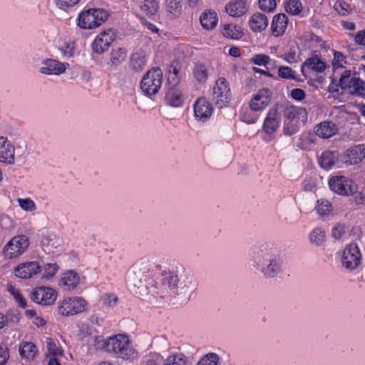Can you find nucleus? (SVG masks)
<instances>
[{
  "label": "nucleus",
  "instance_id": "obj_34",
  "mask_svg": "<svg viewBox=\"0 0 365 365\" xmlns=\"http://www.w3.org/2000/svg\"><path fill=\"white\" fill-rule=\"evenodd\" d=\"M180 65L178 61H173L168 67V84L170 86H177L180 81Z\"/></svg>",
  "mask_w": 365,
  "mask_h": 365
},
{
  "label": "nucleus",
  "instance_id": "obj_30",
  "mask_svg": "<svg viewBox=\"0 0 365 365\" xmlns=\"http://www.w3.org/2000/svg\"><path fill=\"white\" fill-rule=\"evenodd\" d=\"M304 67H307L309 69L316 71L317 73L324 72L326 70L327 66L324 61L321 59V56L319 55H313L308 58L302 64L301 71L304 72Z\"/></svg>",
  "mask_w": 365,
  "mask_h": 365
},
{
  "label": "nucleus",
  "instance_id": "obj_44",
  "mask_svg": "<svg viewBox=\"0 0 365 365\" xmlns=\"http://www.w3.org/2000/svg\"><path fill=\"white\" fill-rule=\"evenodd\" d=\"M334 10L341 16H348L351 11L350 5L344 0H336L333 5Z\"/></svg>",
  "mask_w": 365,
  "mask_h": 365
},
{
  "label": "nucleus",
  "instance_id": "obj_15",
  "mask_svg": "<svg viewBox=\"0 0 365 365\" xmlns=\"http://www.w3.org/2000/svg\"><path fill=\"white\" fill-rule=\"evenodd\" d=\"M41 272V267L36 261L20 263L14 268V274L21 279H31Z\"/></svg>",
  "mask_w": 365,
  "mask_h": 365
},
{
  "label": "nucleus",
  "instance_id": "obj_21",
  "mask_svg": "<svg viewBox=\"0 0 365 365\" xmlns=\"http://www.w3.org/2000/svg\"><path fill=\"white\" fill-rule=\"evenodd\" d=\"M147 56L143 50L132 53L129 59V68L134 73H140L143 71L147 65Z\"/></svg>",
  "mask_w": 365,
  "mask_h": 365
},
{
  "label": "nucleus",
  "instance_id": "obj_25",
  "mask_svg": "<svg viewBox=\"0 0 365 365\" xmlns=\"http://www.w3.org/2000/svg\"><path fill=\"white\" fill-rule=\"evenodd\" d=\"M61 244L62 240L53 232H46V234H43L41 240V246L44 251L53 252L54 250L60 247Z\"/></svg>",
  "mask_w": 365,
  "mask_h": 365
},
{
  "label": "nucleus",
  "instance_id": "obj_57",
  "mask_svg": "<svg viewBox=\"0 0 365 365\" xmlns=\"http://www.w3.org/2000/svg\"><path fill=\"white\" fill-rule=\"evenodd\" d=\"M351 232L349 230H332L331 235L336 240L346 241L349 240Z\"/></svg>",
  "mask_w": 365,
  "mask_h": 365
},
{
  "label": "nucleus",
  "instance_id": "obj_37",
  "mask_svg": "<svg viewBox=\"0 0 365 365\" xmlns=\"http://www.w3.org/2000/svg\"><path fill=\"white\" fill-rule=\"evenodd\" d=\"M38 352L36 345L32 342H23L19 346V354L23 359H34Z\"/></svg>",
  "mask_w": 365,
  "mask_h": 365
},
{
  "label": "nucleus",
  "instance_id": "obj_31",
  "mask_svg": "<svg viewBox=\"0 0 365 365\" xmlns=\"http://www.w3.org/2000/svg\"><path fill=\"white\" fill-rule=\"evenodd\" d=\"M166 103L173 107H180L183 104V97L177 86H170L165 97Z\"/></svg>",
  "mask_w": 365,
  "mask_h": 365
},
{
  "label": "nucleus",
  "instance_id": "obj_46",
  "mask_svg": "<svg viewBox=\"0 0 365 365\" xmlns=\"http://www.w3.org/2000/svg\"><path fill=\"white\" fill-rule=\"evenodd\" d=\"M158 8V2L157 0H143V3L141 5V10L148 16L155 15Z\"/></svg>",
  "mask_w": 365,
  "mask_h": 365
},
{
  "label": "nucleus",
  "instance_id": "obj_62",
  "mask_svg": "<svg viewBox=\"0 0 365 365\" xmlns=\"http://www.w3.org/2000/svg\"><path fill=\"white\" fill-rule=\"evenodd\" d=\"M298 131L297 126L294 125H291L289 123H286L284 122V125L283 127V133L284 135L290 136Z\"/></svg>",
  "mask_w": 365,
  "mask_h": 365
},
{
  "label": "nucleus",
  "instance_id": "obj_12",
  "mask_svg": "<svg viewBox=\"0 0 365 365\" xmlns=\"http://www.w3.org/2000/svg\"><path fill=\"white\" fill-rule=\"evenodd\" d=\"M329 186L334 192L346 196L353 194L356 189L354 182L347 177L336 175L330 178Z\"/></svg>",
  "mask_w": 365,
  "mask_h": 365
},
{
  "label": "nucleus",
  "instance_id": "obj_27",
  "mask_svg": "<svg viewBox=\"0 0 365 365\" xmlns=\"http://www.w3.org/2000/svg\"><path fill=\"white\" fill-rule=\"evenodd\" d=\"M268 22V19L265 14L257 12L250 18L249 26L254 32H262L267 27Z\"/></svg>",
  "mask_w": 365,
  "mask_h": 365
},
{
  "label": "nucleus",
  "instance_id": "obj_28",
  "mask_svg": "<svg viewBox=\"0 0 365 365\" xmlns=\"http://www.w3.org/2000/svg\"><path fill=\"white\" fill-rule=\"evenodd\" d=\"M79 282L80 278L78 274L73 270H69L63 274L59 285L64 290H71L76 288L79 284Z\"/></svg>",
  "mask_w": 365,
  "mask_h": 365
},
{
  "label": "nucleus",
  "instance_id": "obj_55",
  "mask_svg": "<svg viewBox=\"0 0 365 365\" xmlns=\"http://www.w3.org/2000/svg\"><path fill=\"white\" fill-rule=\"evenodd\" d=\"M48 354L53 356L62 355L61 350L51 338H47L46 341Z\"/></svg>",
  "mask_w": 365,
  "mask_h": 365
},
{
  "label": "nucleus",
  "instance_id": "obj_38",
  "mask_svg": "<svg viewBox=\"0 0 365 365\" xmlns=\"http://www.w3.org/2000/svg\"><path fill=\"white\" fill-rule=\"evenodd\" d=\"M127 57V51L125 48H118L112 49L110 53V61L108 63L112 67H117L123 63Z\"/></svg>",
  "mask_w": 365,
  "mask_h": 365
},
{
  "label": "nucleus",
  "instance_id": "obj_39",
  "mask_svg": "<svg viewBox=\"0 0 365 365\" xmlns=\"http://www.w3.org/2000/svg\"><path fill=\"white\" fill-rule=\"evenodd\" d=\"M327 240L324 230H312L309 234V241L314 247L323 246Z\"/></svg>",
  "mask_w": 365,
  "mask_h": 365
},
{
  "label": "nucleus",
  "instance_id": "obj_51",
  "mask_svg": "<svg viewBox=\"0 0 365 365\" xmlns=\"http://www.w3.org/2000/svg\"><path fill=\"white\" fill-rule=\"evenodd\" d=\"M219 356L215 353H208L202 357L196 365H217Z\"/></svg>",
  "mask_w": 365,
  "mask_h": 365
},
{
  "label": "nucleus",
  "instance_id": "obj_52",
  "mask_svg": "<svg viewBox=\"0 0 365 365\" xmlns=\"http://www.w3.org/2000/svg\"><path fill=\"white\" fill-rule=\"evenodd\" d=\"M295 74L296 71H294L291 67L282 66L278 68V76L282 78L295 80Z\"/></svg>",
  "mask_w": 365,
  "mask_h": 365
},
{
  "label": "nucleus",
  "instance_id": "obj_13",
  "mask_svg": "<svg viewBox=\"0 0 365 365\" xmlns=\"http://www.w3.org/2000/svg\"><path fill=\"white\" fill-rule=\"evenodd\" d=\"M115 38L116 35L111 29L102 31L95 38L91 44L93 51L97 54L103 53L109 48Z\"/></svg>",
  "mask_w": 365,
  "mask_h": 365
},
{
  "label": "nucleus",
  "instance_id": "obj_9",
  "mask_svg": "<svg viewBox=\"0 0 365 365\" xmlns=\"http://www.w3.org/2000/svg\"><path fill=\"white\" fill-rule=\"evenodd\" d=\"M231 91L228 81L223 77L218 78L212 89V99L220 108L226 107L231 101Z\"/></svg>",
  "mask_w": 365,
  "mask_h": 365
},
{
  "label": "nucleus",
  "instance_id": "obj_3",
  "mask_svg": "<svg viewBox=\"0 0 365 365\" xmlns=\"http://www.w3.org/2000/svg\"><path fill=\"white\" fill-rule=\"evenodd\" d=\"M162 284L171 290H175L178 300L187 302L197 289V282L191 274L182 267L175 269H164L161 272Z\"/></svg>",
  "mask_w": 365,
  "mask_h": 365
},
{
  "label": "nucleus",
  "instance_id": "obj_60",
  "mask_svg": "<svg viewBox=\"0 0 365 365\" xmlns=\"http://www.w3.org/2000/svg\"><path fill=\"white\" fill-rule=\"evenodd\" d=\"M282 58L287 63L292 64L297 62L298 56L296 51L290 48L289 51L282 56Z\"/></svg>",
  "mask_w": 365,
  "mask_h": 365
},
{
  "label": "nucleus",
  "instance_id": "obj_33",
  "mask_svg": "<svg viewBox=\"0 0 365 365\" xmlns=\"http://www.w3.org/2000/svg\"><path fill=\"white\" fill-rule=\"evenodd\" d=\"M192 76L199 83H205L209 76L208 66L201 62L196 63L192 68Z\"/></svg>",
  "mask_w": 365,
  "mask_h": 365
},
{
  "label": "nucleus",
  "instance_id": "obj_1",
  "mask_svg": "<svg viewBox=\"0 0 365 365\" xmlns=\"http://www.w3.org/2000/svg\"><path fill=\"white\" fill-rule=\"evenodd\" d=\"M252 266L264 279L281 277L284 273V264L282 252L271 245H262L252 253Z\"/></svg>",
  "mask_w": 365,
  "mask_h": 365
},
{
  "label": "nucleus",
  "instance_id": "obj_5",
  "mask_svg": "<svg viewBox=\"0 0 365 365\" xmlns=\"http://www.w3.org/2000/svg\"><path fill=\"white\" fill-rule=\"evenodd\" d=\"M108 18V12L102 9H89L80 13L77 25L83 29H93L100 26Z\"/></svg>",
  "mask_w": 365,
  "mask_h": 365
},
{
  "label": "nucleus",
  "instance_id": "obj_6",
  "mask_svg": "<svg viewBox=\"0 0 365 365\" xmlns=\"http://www.w3.org/2000/svg\"><path fill=\"white\" fill-rule=\"evenodd\" d=\"M163 79V73L160 68H151L143 75L140 87L146 96H152L157 94L161 88Z\"/></svg>",
  "mask_w": 365,
  "mask_h": 365
},
{
  "label": "nucleus",
  "instance_id": "obj_53",
  "mask_svg": "<svg viewBox=\"0 0 365 365\" xmlns=\"http://www.w3.org/2000/svg\"><path fill=\"white\" fill-rule=\"evenodd\" d=\"M101 301L103 306L113 308L117 305L118 297L113 293L105 294L102 296Z\"/></svg>",
  "mask_w": 365,
  "mask_h": 365
},
{
  "label": "nucleus",
  "instance_id": "obj_48",
  "mask_svg": "<svg viewBox=\"0 0 365 365\" xmlns=\"http://www.w3.org/2000/svg\"><path fill=\"white\" fill-rule=\"evenodd\" d=\"M163 365H187V361L183 354H176L169 356Z\"/></svg>",
  "mask_w": 365,
  "mask_h": 365
},
{
  "label": "nucleus",
  "instance_id": "obj_43",
  "mask_svg": "<svg viewBox=\"0 0 365 365\" xmlns=\"http://www.w3.org/2000/svg\"><path fill=\"white\" fill-rule=\"evenodd\" d=\"M165 8L167 12L173 16H178L182 11L181 0H166Z\"/></svg>",
  "mask_w": 365,
  "mask_h": 365
},
{
  "label": "nucleus",
  "instance_id": "obj_36",
  "mask_svg": "<svg viewBox=\"0 0 365 365\" xmlns=\"http://www.w3.org/2000/svg\"><path fill=\"white\" fill-rule=\"evenodd\" d=\"M316 143V135L312 133H306L300 135L297 146L302 150H309Z\"/></svg>",
  "mask_w": 365,
  "mask_h": 365
},
{
  "label": "nucleus",
  "instance_id": "obj_32",
  "mask_svg": "<svg viewBox=\"0 0 365 365\" xmlns=\"http://www.w3.org/2000/svg\"><path fill=\"white\" fill-rule=\"evenodd\" d=\"M200 21L203 29L212 30L218 22V16L215 11L206 10L200 16Z\"/></svg>",
  "mask_w": 365,
  "mask_h": 365
},
{
  "label": "nucleus",
  "instance_id": "obj_61",
  "mask_svg": "<svg viewBox=\"0 0 365 365\" xmlns=\"http://www.w3.org/2000/svg\"><path fill=\"white\" fill-rule=\"evenodd\" d=\"M290 96L295 101H302L305 99L306 93L301 88H294L290 92Z\"/></svg>",
  "mask_w": 365,
  "mask_h": 365
},
{
  "label": "nucleus",
  "instance_id": "obj_58",
  "mask_svg": "<svg viewBox=\"0 0 365 365\" xmlns=\"http://www.w3.org/2000/svg\"><path fill=\"white\" fill-rule=\"evenodd\" d=\"M17 201L19 202V206L21 207V209H23L25 211L31 212V211H34L36 210L35 202L29 198H26V199L19 198L17 200Z\"/></svg>",
  "mask_w": 365,
  "mask_h": 365
},
{
  "label": "nucleus",
  "instance_id": "obj_10",
  "mask_svg": "<svg viewBox=\"0 0 365 365\" xmlns=\"http://www.w3.org/2000/svg\"><path fill=\"white\" fill-rule=\"evenodd\" d=\"M86 305V301L81 297H71L58 302V314L63 316H72L83 312Z\"/></svg>",
  "mask_w": 365,
  "mask_h": 365
},
{
  "label": "nucleus",
  "instance_id": "obj_50",
  "mask_svg": "<svg viewBox=\"0 0 365 365\" xmlns=\"http://www.w3.org/2000/svg\"><path fill=\"white\" fill-rule=\"evenodd\" d=\"M346 63V57L339 51H334V58L332 61V66L334 69L344 68V64Z\"/></svg>",
  "mask_w": 365,
  "mask_h": 365
},
{
  "label": "nucleus",
  "instance_id": "obj_7",
  "mask_svg": "<svg viewBox=\"0 0 365 365\" xmlns=\"http://www.w3.org/2000/svg\"><path fill=\"white\" fill-rule=\"evenodd\" d=\"M281 125V117L277 106L270 108L262 126V139L264 142L273 140Z\"/></svg>",
  "mask_w": 365,
  "mask_h": 365
},
{
  "label": "nucleus",
  "instance_id": "obj_23",
  "mask_svg": "<svg viewBox=\"0 0 365 365\" xmlns=\"http://www.w3.org/2000/svg\"><path fill=\"white\" fill-rule=\"evenodd\" d=\"M338 132L336 125L330 120H324L314 128L315 135L321 138H329Z\"/></svg>",
  "mask_w": 365,
  "mask_h": 365
},
{
  "label": "nucleus",
  "instance_id": "obj_56",
  "mask_svg": "<svg viewBox=\"0 0 365 365\" xmlns=\"http://www.w3.org/2000/svg\"><path fill=\"white\" fill-rule=\"evenodd\" d=\"M80 1L81 0H55V3L56 6L59 9L67 11L78 4Z\"/></svg>",
  "mask_w": 365,
  "mask_h": 365
},
{
  "label": "nucleus",
  "instance_id": "obj_22",
  "mask_svg": "<svg viewBox=\"0 0 365 365\" xmlns=\"http://www.w3.org/2000/svg\"><path fill=\"white\" fill-rule=\"evenodd\" d=\"M0 162L14 163V148L6 137H0Z\"/></svg>",
  "mask_w": 365,
  "mask_h": 365
},
{
  "label": "nucleus",
  "instance_id": "obj_40",
  "mask_svg": "<svg viewBox=\"0 0 365 365\" xmlns=\"http://www.w3.org/2000/svg\"><path fill=\"white\" fill-rule=\"evenodd\" d=\"M256 111L249 108H242L240 111V119L241 121L247 124H254L259 119V115L255 113Z\"/></svg>",
  "mask_w": 365,
  "mask_h": 365
},
{
  "label": "nucleus",
  "instance_id": "obj_63",
  "mask_svg": "<svg viewBox=\"0 0 365 365\" xmlns=\"http://www.w3.org/2000/svg\"><path fill=\"white\" fill-rule=\"evenodd\" d=\"M61 51L66 58H71L73 56L75 48L73 46L70 44H65L62 47Z\"/></svg>",
  "mask_w": 365,
  "mask_h": 365
},
{
  "label": "nucleus",
  "instance_id": "obj_29",
  "mask_svg": "<svg viewBox=\"0 0 365 365\" xmlns=\"http://www.w3.org/2000/svg\"><path fill=\"white\" fill-rule=\"evenodd\" d=\"M339 157L338 151L326 150L322 153L318 162L323 169L328 170L334 166Z\"/></svg>",
  "mask_w": 365,
  "mask_h": 365
},
{
  "label": "nucleus",
  "instance_id": "obj_18",
  "mask_svg": "<svg viewBox=\"0 0 365 365\" xmlns=\"http://www.w3.org/2000/svg\"><path fill=\"white\" fill-rule=\"evenodd\" d=\"M194 114L197 120L202 122L207 121L212 114L213 108L205 98H199L195 103Z\"/></svg>",
  "mask_w": 365,
  "mask_h": 365
},
{
  "label": "nucleus",
  "instance_id": "obj_54",
  "mask_svg": "<svg viewBox=\"0 0 365 365\" xmlns=\"http://www.w3.org/2000/svg\"><path fill=\"white\" fill-rule=\"evenodd\" d=\"M258 3L260 9L266 12L274 11L277 6L275 0H259Z\"/></svg>",
  "mask_w": 365,
  "mask_h": 365
},
{
  "label": "nucleus",
  "instance_id": "obj_35",
  "mask_svg": "<svg viewBox=\"0 0 365 365\" xmlns=\"http://www.w3.org/2000/svg\"><path fill=\"white\" fill-rule=\"evenodd\" d=\"M222 34L225 37L231 39H240L244 36L242 27L232 24H225Z\"/></svg>",
  "mask_w": 365,
  "mask_h": 365
},
{
  "label": "nucleus",
  "instance_id": "obj_49",
  "mask_svg": "<svg viewBox=\"0 0 365 365\" xmlns=\"http://www.w3.org/2000/svg\"><path fill=\"white\" fill-rule=\"evenodd\" d=\"M250 61L259 66H267L270 63L271 58L264 53H257L250 59Z\"/></svg>",
  "mask_w": 365,
  "mask_h": 365
},
{
  "label": "nucleus",
  "instance_id": "obj_17",
  "mask_svg": "<svg viewBox=\"0 0 365 365\" xmlns=\"http://www.w3.org/2000/svg\"><path fill=\"white\" fill-rule=\"evenodd\" d=\"M272 92L269 88H262L251 98L249 106L255 111L264 110L270 103Z\"/></svg>",
  "mask_w": 365,
  "mask_h": 365
},
{
  "label": "nucleus",
  "instance_id": "obj_2",
  "mask_svg": "<svg viewBox=\"0 0 365 365\" xmlns=\"http://www.w3.org/2000/svg\"><path fill=\"white\" fill-rule=\"evenodd\" d=\"M154 275L152 263L148 259H141L128 269L125 283L132 292L146 297L150 293L153 294Z\"/></svg>",
  "mask_w": 365,
  "mask_h": 365
},
{
  "label": "nucleus",
  "instance_id": "obj_4",
  "mask_svg": "<svg viewBox=\"0 0 365 365\" xmlns=\"http://www.w3.org/2000/svg\"><path fill=\"white\" fill-rule=\"evenodd\" d=\"M92 345L99 349L123 359H130L136 356V352L130 344L128 337L123 334H117L107 339L101 336L93 339Z\"/></svg>",
  "mask_w": 365,
  "mask_h": 365
},
{
  "label": "nucleus",
  "instance_id": "obj_41",
  "mask_svg": "<svg viewBox=\"0 0 365 365\" xmlns=\"http://www.w3.org/2000/svg\"><path fill=\"white\" fill-rule=\"evenodd\" d=\"M284 5L286 12L293 16L299 14L303 9L300 0H284Z\"/></svg>",
  "mask_w": 365,
  "mask_h": 365
},
{
  "label": "nucleus",
  "instance_id": "obj_26",
  "mask_svg": "<svg viewBox=\"0 0 365 365\" xmlns=\"http://www.w3.org/2000/svg\"><path fill=\"white\" fill-rule=\"evenodd\" d=\"M248 11V7L245 1L234 0L225 6L226 13L232 17H240L245 14Z\"/></svg>",
  "mask_w": 365,
  "mask_h": 365
},
{
  "label": "nucleus",
  "instance_id": "obj_47",
  "mask_svg": "<svg viewBox=\"0 0 365 365\" xmlns=\"http://www.w3.org/2000/svg\"><path fill=\"white\" fill-rule=\"evenodd\" d=\"M351 93L359 96H365V82L360 78L355 77L351 84Z\"/></svg>",
  "mask_w": 365,
  "mask_h": 365
},
{
  "label": "nucleus",
  "instance_id": "obj_45",
  "mask_svg": "<svg viewBox=\"0 0 365 365\" xmlns=\"http://www.w3.org/2000/svg\"><path fill=\"white\" fill-rule=\"evenodd\" d=\"M355 77L351 76L350 70H345L339 81L340 88L342 90L351 89L352 81Z\"/></svg>",
  "mask_w": 365,
  "mask_h": 365
},
{
  "label": "nucleus",
  "instance_id": "obj_8",
  "mask_svg": "<svg viewBox=\"0 0 365 365\" xmlns=\"http://www.w3.org/2000/svg\"><path fill=\"white\" fill-rule=\"evenodd\" d=\"M361 253L356 243L347 245L341 255V266L349 271H354L357 269L361 263Z\"/></svg>",
  "mask_w": 365,
  "mask_h": 365
},
{
  "label": "nucleus",
  "instance_id": "obj_64",
  "mask_svg": "<svg viewBox=\"0 0 365 365\" xmlns=\"http://www.w3.org/2000/svg\"><path fill=\"white\" fill-rule=\"evenodd\" d=\"M355 42L360 45H365V29L357 32L355 36Z\"/></svg>",
  "mask_w": 365,
  "mask_h": 365
},
{
  "label": "nucleus",
  "instance_id": "obj_14",
  "mask_svg": "<svg viewBox=\"0 0 365 365\" xmlns=\"http://www.w3.org/2000/svg\"><path fill=\"white\" fill-rule=\"evenodd\" d=\"M56 298L57 292L48 287H36L31 294V299L34 302L43 306L53 304Z\"/></svg>",
  "mask_w": 365,
  "mask_h": 365
},
{
  "label": "nucleus",
  "instance_id": "obj_20",
  "mask_svg": "<svg viewBox=\"0 0 365 365\" xmlns=\"http://www.w3.org/2000/svg\"><path fill=\"white\" fill-rule=\"evenodd\" d=\"M43 64L40 71L46 75H60L65 72L66 66H68V63H61L54 59H46Z\"/></svg>",
  "mask_w": 365,
  "mask_h": 365
},
{
  "label": "nucleus",
  "instance_id": "obj_11",
  "mask_svg": "<svg viewBox=\"0 0 365 365\" xmlns=\"http://www.w3.org/2000/svg\"><path fill=\"white\" fill-rule=\"evenodd\" d=\"M29 245V240L26 236L14 237L4 246L3 255L7 259L17 257L25 252Z\"/></svg>",
  "mask_w": 365,
  "mask_h": 365
},
{
  "label": "nucleus",
  "instance_id": "obj_24",
  "mask_svg": "<svg viewBox=\"0 0 365 365\" xmlns=\"http://www.w3.org/2000/svg\"><path fill=\"white\" fill-rule=\"evenodd\" d=\"M288 21V17L284 14L274 15L271 24L272 34L277 37L281 36L287 28Z\"/></svg>",
  "mask_w": 365,
  "mask_h": 365
},
{
  "label": "nucleus",
  "instance_id": "obj_16",
  "mask_svg": "<svg viewBox=\"0 0 365 365\" xmlns=\"http://www.w3.org/2000/svg\"><path fill=\"white\" fill-rule=\"evenodd\" d=\"M365 158V145H354L347 148L342 155V160L347 165H356Z\"/></svg>",
  "mask_w": 365,
  "mask_h": 365
},
{
  "label": "nucleus",
  "instance_id": "obj_42",
  "mask_svg": "<svg viewBox=\"0 0 365 365\" xmlns=\"http://www.w3.org/2000/svg\"><path fill=\"white\" fill-rule=\"evenodd\" d=\"M315 209L320 216H327L333 211V206L329 200L319 199L317 201Z\"/></svg>",
  "mask_w": 365,
  "mask_h": 365
},
{
  "label": "nucleus",
  "instance_id": "obj_19",
  "mask_svg": "<svg viewBox=\"0 0 365 365\" xmlns=\"http://www.w3.org/2000/svg\"><path fill=\"white\" fill-rule=\"evenodd\" d=\"M282 106L283 115L287 120L293 121L297 118H301L302 120L307 119V112L304 108L294 106L288 101Z\"/></svg>",
  "mask_w": 365,
  "mask_h": 365
},
{
  "label": "nucleus",
  "instance_id": "obj_59",
  "mask_svg": "<svg viewBox=\"0 0 365 365\" xmlns=\"http://www.w3.org/2000/svg\"><path fill=\"white\" fill-rule=\"evenodd\" d=\"M58 265L56 263H48L44 266V276L49 279L52 277L58 270Z\"/></svg>",
  "mask_w": 365,
  "mask_h": 365
}]
</instances>
